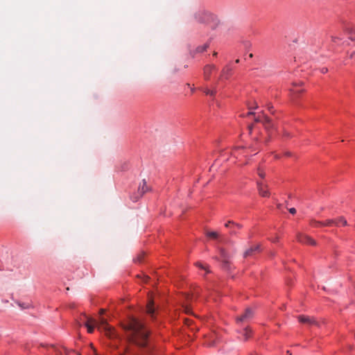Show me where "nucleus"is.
<instances>
[{
	"label": "nucleus",
	"mask_w": 355,
	"mask_h": 355,
	"mask_svg": "<svg viewBox=\"0 0 355 355\" xmlns=\"http://www.w3.org/2000/svg\"><path fill=\"white\" fill-rule=\"evenodd\" d=\"M123 328L130 332L128 339L130 343L141 348L147 347L149 332L140 320L130 318Z\"/></svg>",
	"instance_id": "obj_1"
},
{
	"label": "nucleus",
	"mask_w": 355,
	"mask_h": 355,
	"mask_svg": "<svg viewBox=\"0 0 355 355\" xmlns=\"http://www.w3.org/2000/svg\"><path fill=\"white\" fill-rule=\"evenodd\" d=\"M297 241L302 244H309L315 245L316 241L311 237L302 233H297L296 236Z\"/></svg>",
	"instance_id": "obj_2"
},
{
	"label": "nucleus",
	"mask_w": 355,
	"mask_h": 355,
	"mask_svg": "<svg viewBox=\"0 0 355 355\" xmlns=\"http://www.w3.org/2000/svg\"><path fill=\"white\" fill-rule=\"evenodd\" d=\"M311 225L313 227H323V226L331 227L333 225H337L338 223L334 219H328L324 222L314 220L311 223Z\"/></svg>",
	"instance_id": "obj_3"
},
{
	"label": "nucleus",
	"mask_w": 355,
	"mask_h": 355,
	"mask_svg": "<svg viewBox=\"0 0 355 355\" xmlns=\"http://www.w3.org/2000/svg\"><path fill=\"white\" fill-rule=\"evenodd\" d=\"M257 189L261 196L264 198H268L270 196V192L268 189V185L257 181Z\"/></svg>",
	"instance_id": "obj_4"
},
{
	"label": "nucleus",
	"mask_w": 355,
	"mask_h": 355,
	"mask_svg": "<svg viewBox=\"0 0 355 355\" xmlns=\"http://www.w3.org/2000/svg\"><path fill=\"white\" fill-rule=\"evenodd\" d=\"M225 227L230 229V235H236L237 234V232L235 230V228L241 229L243 226L241 224L236 223L233 220H228L225 224Z\"/></svg>",
	"instance_id": "obj_5"
},
{
	"label": "nucleus",
	"mask_w": 355,
	"mask_h": 355,
	"mask_svg": "<svg viewBox=\"0 0 355 355\" xmlns=\"http://www.w3.org/2000/svg\"><path fill=\"white\" fill-rule=\"evenodd\" d=\"M100 324L104 328L108 336L112 337L114 336V329L107 324V320L105 318H101Z\"/></svg>",
	"instance_id": "obj_6"
},
{
	"label": "nucleus",
	"mask_w": 355,
	"mask_h": 355,
	"mask_svg": "<svg viewBox=\"0 0 355 355\" xmlns=\"http://www.w3.org/2000/svg\"><path fill=\"white\" fill-rule=\"evenodd\" d=\"M260 248H261L260 245H257L250 248L249 249L246 250L244 252L243 257L247 258V257L254 256L256 253L259 252L261 251Z\"/></svg>",
	"instance_id": "obj_7"
},
{
	"label": "nucleus",
	"mask_w": 355,
	"mask_h": 355,
	"mask_svg": "<svg viewBox=\"0 0 355 355\" xmlns=\"http://www.w3.org/2000/svg\"><path fill=\"white\" fill-rule=\"evenodd\" d=\"M83 318L86 320L85 322H84L85 325L87 328V331L90 334H92L94 331V324H96L95 320L87 317L85 315H83Z\"/></svg>",
	"instance_id": "obj_8"
},
{
	"label": "nucleus",
	"mask_w": 355,
	"mask_h": 355,
	"mask_svg": "<svg viewBox=\"0 0 355 355\" xmlns=\"http://www.w3.org/2000/svg\"><path fill=\"white\" fill-rule=\"evenodd\" d=\"M298 320L300 322H302L303 324H306L309 325H314L317 324V322L311 317L308 315H299L298 316Z\"/></svg>",
	"instance_id": "obj_9"
},
{
	"label": "nucleus",
	"mask_w": 355,
	"mask_h": 355,
	"mask_svg": "<svg viewBox=\"0 0 355 355\" xmlns=\"http://www.w3.org/2000/svg\"><path fill=\"white\" fill-rule=\"evenodd\" d=\"M218 341L219 338L218 337L217 334L213 333L207 338L206 340V345L209 347H215Z\"/></svg>",
	"instance_id": "obj_10"
},
{
	"label": "nucleus",
	"mask_w": 355,
	"mask_h": 355,
	"mask_svg": "<svg viewBox=\"0 0 355 355\" xmlns=\"http://www.w3.org/2000/svg\"><path fill=\"white\" fill-rule=\"evenodd\" d=\"M148 187L146 185V182L145 180H143L142 182L140 183L139 188H138V194L139 196H137L135 198L134 200H137V199L142 196L146 191H148Z\"/></svg>",
	"instance_id": "obj_11"
},
{
	"label": "nucleus",
	"mask_w": 355,
	"mask_h": 355,
	"mask_svg": "<svg viewBox=\"0 0 355 355\" xmlns=\"http://www.w3.org/2000/svg\"><path fill=\"white\" fill-rule=\"evenodd\" d=\"M217 70V68L214 64H207L204 67V77L206 80H209L210 78L211 74L212 71H215Z\"/></svg>",
	"instance_id": "obj_12"
},
{
	"label": "nucleus",
	"mask_w": 355,
	"mask_h": 355,
	"mask_svg": "<svg viewBox=\"0 0 355 355\" xmlns=\"http://www.w3.org/2000/svg\"><path fill=\"white\" fill-rule=\"evenodd\" d=\"M253 316V311L250 308H247L245 313L237 318L238 321L243 322L248 320Z\"/></svg>",
	"instance_id": "obj_13"
},
{
	"label": "nucleus",
	"mask_w": 355,
	"mask_h": 355,
	"mask_svg": "<svg viewBox=\"0 0 355 355\" xmlns=\"http://www.w3.org/2000/svg\"><path fill=\"white\" fill-rule=\"evenodd\" d=\"M262 124L267 132H269L272 128L273 124L270 118L267 116H263V121Z\"/></svg>",
	"instance_id": "obj_14"
},
{
	"label": "nucleus",
	"mask_w": 355,
	"mask_h": 355,
	"mask_svg": "<svg viewBox=\"0 0 355 355\" xmlns=\"http://www.w3.org/2000/svg\"><path fill=\"white\" fill-rule=\"evenodd\" d=\"M219 252H220V254L221 259L223 262V266L226 268V267H227V265L229 263V262L227 261L229 256H228L226 250L223 248L219 249Z\"/></svg>",
	"instance_id": "obj_15"
},
{
	"label": "nucleus",
	"mask_w": 355,
	"mask_h": 355,
	"mask_svg": "<svg viewBox=\"0 0 355 355\" xmlns=\"http://www.w3.org/2000/svg\"><path fill=\"white\" fill-rule=\"evenodd\" d=\"M252 115L254 116V120L255 122H259V123H261L263 121V116H266L264 114L263 112H261L257 116H255V113L252 112H248L246 114V116H252Z\"/></svg>",
	"instance_id": "obj_16"
},
{
	"label": "nucleus",
	"mask_w": 355,
	"mask_h": 355,
	"mask_svg": "<svg viewBox=\"0 0 355 355\" xmlns=\"http://www.w3.org/2000/svg\"><path fill=\"white\" fill-rule=\"evenodd\" d=\"M146 312L148 314H149L152 318L154 317V314L155 312V309L154 308V302L153 300H150L147 306H146Z\"/></svg>",
	"instance_id": "obj_17"
},
{
	"label": "nucleus",
	"mask_w": 355,
	"mask_h": 355,
	"mask_svg": "<svg viewBox=\"0 0 355 355\" xmlns=\"http://www.w3.org/2000/svg\"><path fill=\"white\" fill-rule=\"evenodd\" d=\"M231 71H232V69L229 67H224L221 71L219 79H220V80L228 79L229 76L231 74Z\"/></svg>",
	"instance_id": "obj_18"
},
{
	"label": "nucleus",
	"mask_w": 355,
	"mask_h": 355,
	"mask_svg": "<svg viewBox=\"0 0 355 355\" xmlns=\"http://www.w3.org/2000/svg\"><path fill=\"white\" fill-rule=\"evenodd\" d=\"M302 85H303L302 82L293 83V87L292 89H291V92L293 96H295V95L298 94L299 93L302 92L304 91L303 89L300 90L296 88L297 87Z\"/></svg>",
	"instance_id": "obj_19"
},
{
	"label": "nucleus",
	"mask_w": 355,
	"mask_h": 355,
	"mask_svg": "<svg viewBox=\"0 0 355 355\" xmlns=\"http://www.w3.org/2000/svg\"><path fill=\"white\" fill-rule=\"evenodd\" d=\"M17 304L22 309H30L31 307H32V305L31 303H28V302H16Z\"/></svg>",
	"instance_id": "obj_20"
},
{
	"label": "nucleus",
	"mask_w": 355,
	"mask_h": 355,
	"mask_svg": "<svg viewBox=\"0 0 355 355\" xmlns=\"http://www.w3.org/2000/svg\"><path fill=\"white\" fill-rule=\"evenodd\" d=\"M202 91L203 92H205L207 95H209V96H214L215 94L216 93V89H210L207 87H205L202 89Z\"/></svg>",
	"instance_id": "obj_21"
},
{
	"label": "nucleus",
	"mask_w": 355,
	"mask_h": 355,
	"mask_svg": "<svg viewBox=\"0 0 355 355\" xmlns=\"http://www.w3.org/2000/svg\"><path fill=\"white\" fill-rule=\"evenodd\" d=\"M208 46H209V45L207 44H205L202 46H199L196 48V53H202L207 50Z\"/></svg>",
	"instance_id": "obj_22"
},
{
	"label": "nucleus",
	"mask_w": 355,
	"mask_h": 355,
	"mask_svg": "<svg viewBox=\"0 0 355 355\" xmlns=\"http://www.w3.org/2000/svg\"><path fill=\"white\" fill-rule=\"evenodd\" d=\"M251 335V330L248 328H245L243 331V337L244 340H247Z\"/></svg>",
	"instance_id": "obj_23"
},
{
	"label": "nucleus",
	"mask_w": 355,
	"mask_h": 355,
	"mask_svg": "<svg viewBox=\"0 0 355 355\" xmlns=\"http://www.w3.org/2000/svg\"><path fill=\"white\" fill-rule=\"evenodd\" d=\"M257 174L261 178H264L265 176H266V173L263 171V169L262 168H261L260 166H259L257 169Z\"/></svg>",
	"instance_id": "obj_24"
},
{
	"label": "nucleus",
	"mask_w": 355,
	"mask_h": 355,
	"mask_svg": "<svg viewBox=\"0 0 355 355\" xmlns=\"http://www.w3.org/2000/svg\"><path fill=\"white\" fill-rule=\"evenodd\" d=\"M347 32L350 34L349 38L352 41H355V29H347Z\"/></svg>",
	"instance_id": "obj_25"
},
{
	"label": "nucleus",
	"mask_w": 355,
	"mask_h": 355,
	"mask_svg": "<svg viewBox=\"0 0 355 355\" xmlns=\"http://www.w3.org/2000/svg\"><path fill=\"white\" fill-rule=\"evenodd\" d=\"M207 236L211 239H217L218 237V234L216 232H208L207 233Z\"/></svg>",
	"instance_id": "obj_26"
},
{
	"label": "nucleus",
	"mask_w": 355,
	"mask_h": 355,
	"mask_svg": "<svg viewBox=\"0 0 355 355\" xmlns=\"http://www.w3.org/2000/svg\"><path fill=\"white\" fill-rule=\"evenodd\" d=\"M336 220L337 221L338 225L339 224L340 222L342 223V224L345 226L347 225V220L343 217H340L338 220Z\"/></svg>",
	"instance_id": "obj_27"
},
{
	"label": "nucleus",
	"mask_w": 355,
	"mask_h": 355,
	"mask_svg": "<svg viewBox=\"0 0 355 355\" xmlns=\"http://www.w3.org/2000/svg\"><path fill=\"white\" fill-rule=\"evenodd\" d=\"M196 266L202 269L207 270V267L205 266L202 263L197 262Z\"/></svg>",
	"instance_id": "obj_28"
},
{
	"label": "nucleus",
	"mask_w": 355,
	"mask_h": 355,
	"mask_svg": "<svg viewBox=\"0 0 355 355\" xmlns=\"http://www.w3.org/2000/svg\"><path fill=\"white\" fill-rule=\"evenodd\" d=\"M340 40V38H339V37H338L331 36V41H332L333 42H337V40Z\"/></svg>",
	"instance_id": "obj_29"
},
{
	"label": "nucleus",
	"mask_w": 355,
	"mask_h": 355,
	"mask_svg": "<svg viewBox=\"0 0 355 355\" xmlns=\"http://www.w3.org/2000/svg\"><path fill=\"white\" fill-rule=\"evenodd\" d=\"M289 212L292 214H295L296 213V209L295 208L289 209Z\"/></svg>",
	"instance_id": "obj_30"
},
{
	"label": "nucleus",
	"mask_w": 355,
	"mask_h": 355,
	"mask_svg": "<svg viewBox=\"0 0 355 355\" xmlns=\"http://www.w3.org/2000/svg\"><path fill=\"white\" fill-rule=\"evenodd\" d=\"M267 108L269 111L272 112V109L273 108V107L270 103H269L267 105Z\"/></svg>",
	"instance_id": "obj_31"
},
{
	"label": "nucleus",
	"mask_w": 355,
	"mask_h": 355,
	"mask_svg": "<svg viewBox=\"0 0 355 355\" xmlns=\"http://www.w3.org/2000/svg\"><path fill=\"white\" fill-rule=\"evenodd\" d=\"M257 108H258V105H257V104L256 103H254V107H251V106L249 107L250 110L257 109Z\"/></svg>",
	"instance_id": "obj_32"
},
{
	"label": "nucleus",
	"mask_w": 355,
	"mask_h": 355,
	"mask_svg": "<svg viewBox=\"0 0 355 355\" xmlns=\"http://www.w3.org/2000/svg\"><path fill=\"white\" fill-rule=\"evenodd\" d=\"M327 71H328L327 68H325V67H324V68H322V69H321V71H322V73H327Z\"/></svg>",
	"instance_id": "obj_33"
},
{
	"label": "nucleus",
	"mask_w": 355,
	"mask_h": 355,
	"mask_svg": "<svg viewBox=\"0 0 355 355\" xmlns=\"http://www.w3.org/2000/svg\"><path fill=\"white\" fill-rule=\"evenodd\" d=\"M284 137H289V136H290V134H289L288 132L285 131V132H284Z\"/></svg>",
	"instance_id": "obj_34"
},
{
	"label": "nucleus",
	"mask_w": 355,
	"mask_h": 355,
	"mask_svg": "<svg viewBox=\"0 0 355 355\" xmlns=\"http://www.w3.org/2000/svg\"><path fill=\"white\" fill-rule=\"evenodd\" d=\"M252 128H253V125H252L248 126V129H249L250 132H251V131L252 130Z\"/></svg>",
	"instance_id": "obj_35"
},
{
	"label": "nucleus",
	"mask_w": 355,
	"mask_h": 355,
	"mask_svg": "<svg viewBox=\"0 0 355 355\" xmlns=\"http://www.w3.org/2000/svg\"><path fill=\"white\" fill-rule=\"evenodd\" d=\"M186 297H187V300H191L192 296H190V295H187Z\"/></svg>",
	"instance_id": "obj_36"
},
{
	"label": "nucleus",
	"mask_w": 355,
	"mask_h": 355,
	"mask_svg": "<svg viewBox=\"0 0 355 355\" xmlns=\"http://www.w3.org/2000/svg\"><path fill=\"white\" fill-rule=\"evenodd\" d=\"M184 309H185V311L187 313H189V308L187 306H186Z\"/></svg>",
	"instance_id": "obj_37"
},
{
	"label": "nucleus",
	"mask_w": 355,
	"mask_h": 355,
	"mask_svg": "<svg viewBox=\"0 0 355 355\" xmlns=\"http://www.w3.org/2000/svg\"><path fill=\"white\" fill-rule=\"evenodd\" d=\"M105 310L104 309H101L100 311V314H103L104 313Z\"/></svg>",
	"instance_id": "obj_38"
},
{
	"label": "nucleus",
	"mask_w": 355,
	"mask_h": 355,
	"mask_svg": "<svg viewBox=\"0 0 355 355\" xmlns=\"http://www.w3.org/2000/svg\"><path fill=\"white\" fill-rule=\"evenodd\" d=\"M287 355H292L289 351H287Z\"/></svg>",
	"instance_id": "obj_39"
},
{
	"label": "nucleus",
	"mask_w": 355,
	"mask_h": 355,
	"mask_svg": "<svg viewBox=\"0 0 355 355\" xmlns=\"http://www.w3.org/2000/svg\"><path fill=\"white\" fill-rule=\"evenodd\" d=\"M278 240V238H275V240L273 241H277Z\"/></svg>",
	"instance_id": "obj_40"
},
{
	"label": "nucleus",
	"mask_w": 355,
	"mask_h": 355,
	"mask_svg": "<svg viewBox=\"0 0 355 355\" xmlns=\"http://www.w3.org/2000/svg\"><path fill=\"white\" fill-rule=\"evenodd\" d=\"M236 62H237V63L239 62V60H236Z\"/></svg>",
	"instance_id": "obj_41"
},
{
	"label": "nucleus",
	"mask_w": 355,
	"mask_h": 355,
	"mask_svg": "<svg viewBox=\"0 0 355 355\" xmlns=\"http://www.w3.org/2000/svg\"><path fill=\"white\" fill-rule=\"evenodd\" d=\"M135 355H138V354H135Z\"/></svg>",
	"instance_id": "obj_42"
}]
</instances>
